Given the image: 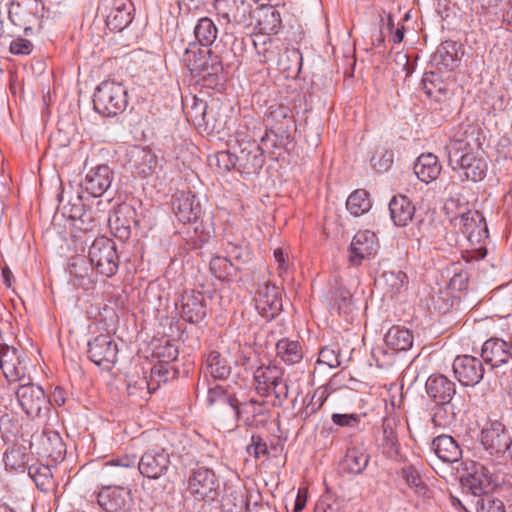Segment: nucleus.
Returning <instances> with one entry per match:
<instances>
[{
	"mask_svg": "<svg viewBox=\"0 0 512 512\" xmlns=\"http://www.w3.org/2000/svg\"><path fill=\"white\" fill-rule=\"evenodd\" d=\"M449 165L460 171L465 179L478 182L484 179L487 163L483 151L465 139H454L447 146Z\"/></svg>",
	"mask_w": 512,
	"mask_h": 512,
	"instance_id": "obj_1",
	"label": "nucleus"
},
{
	"mask_svg": "<svg viewBox=\"0 0 512 512\" xmlns=\"http://www.w3.org/2000/svg\"><path fill=\"white\" fill-rule=\"evenodd\" d=\"M444 209L454 228L459 229L471 243H479L488 236L485 218L479 211L470 210L468 203L450 198Z\"/></svg>",
	"mask_w": 512,
	"mask_h": 512,
	"instance_id": "obj_2",
	"label": "nucleus"
},
{
	"mask_svg": "<svg viewBox=\"0 0 512 512\" xmlns=\"http://www.w3.org/2000/svg\"><path fill=\"white\" fill-rule=\"evenodd\" d=\"M127 104V90L115 81L102 82L93 96L94 109L106 117L118 115L124 111Z\"/></svg>",
	"mask_w": 512,
	"mask_h": 512,
	"instance_id": "obj_3",
	"label": "nucleus"
},
{
	"mask_svg": "<svg viewBox=\"0 0 512 512\" xmlns=\"http://www.w3.org/2000/svg\"><path fill=\"white\" fill-rule=\"evenodd\" d=\"M186 492L197 502L210 504L216 501L220 493L214 471L206 467L192 469L187 480Z\"/></svg>",
	"mask_w": 512,
	"mask_h": 512,
	"instance_id": "obj_4",
	"label": "nucleus"
},
{
	"mask_svg": "<svg viewBox=\"0 0 512 512\" xmlns=\"http://www.w3.org/2000/svg\"><path fill=\"white\" fill-rule=\"evenodd\" d=\"M466 474L461 477L463 490L481 498L490 494L497 486V478L491 470L479 462H466Z\"/></svg>",
	"mask_w": 512,
	"mask_h": 512,
	"instance_id": "obj_5",
	"label": "nucleus"
},
{
	"mask_svg": "<svg viewBox=\"0 0 512 512\" xmlns=\"http://www.w3.org/2000/svg\"><path fill=\"white\" fill-rule=\"evenodd\" d=\"M183 61L191 73L204 80L217 77L223 71L218 55L213 54L209 49L198 48L195 45L185 50Z\"/></svg>",
	"mask_w": 512,
	"mask_h": 512,
	"instance_id": "obj_6",
	"label": "nucleus"
},
{
	"mask_svg": "<svg viewBox=\"0 0 512 512\" xmlns=\"http://www.w3.org/2000/svg\"><path fill=\"white\" fill-rule=\"evenodd\" d=\"M91 265L106 277L113 276L118 270V255L115 244L106 237L96 238L88 250Z\"/></svg>",
	"mask_w": 512,
	"mask_h": 512,
	"instance_id": "obj_7",
	"label": "nucleus"
},
{
	"mask_svg": "<svg viewBox=\"0 0 512 512\" xmlns=\"http://www.w3.org/2000/svg\"><path fill=\"white\" fill-rule=\"evenodd\" d=\"M21 384L15 394L23 411L32 418L45 417L50 411V400L43 388L37 384Z\"/></svg>",
	"mask_w": 512,
	"mask_h": 512,
	"instance_id": "obj_8",
	"label": "nucleus"
},
{
	"mask_svg": "<svg viewBox=\"0 0 512 512\" xmlns=\"http://www.w3.org/2000/svg\"><path fill=\"white\" fill-rule=\"evenodd\" d=\"M29 358L22 350L0 344V368L9 382L30 380Z\"/></svg>",
	"mask_w": 512,
	"mask_h": 512,
	"instance_id": "obj_9",
	"label": "nucleus"
},
{
	"mask_svg": "<svg viewBox=\"0 0 512 512\" xmlns=\"http://www.w3.org/2000/svg\"><path fill=\"white\" fill-rule=\"evenodd\" d=\"M171 464V455L166 449L152 448L142 454L136 466L143 477L157 480L168 474Z\"/></svg>",
	"mask_w": 512,
	"mask_h": 512,
	"instance_id": "obj_10",
	"label": "nucleus"
},
{
	"mask_svg": "<svg viewBox=\"0 0 512 512\" xmlns=\"http://www.w3.org/2000/svg\"><path fill=\"white\" fill-rule=\"evenodd\" d=\"M481 358L486 364L490 365L495 376L512 367L510 345L499 338H491L484 342L481 349Z\"/></svg>",
	"mask_w": 512,
	"mask_h": 512,
	"instance_id": "obj_11",
	"label": "nucleus"
},
{
	"mask_svg": "<svg viewBox=\"0 0 512 512\" xmlns=\"http://www.w3.org/2000/svg\"><path fill=\"white\" fill-rule=\"evenodd\" d=\"M254 301L259 315L265 320H273L282 309L279 288L269 280L258 284Z\"/></svg>",
	"mask_w": 512,
	"mask_h": 512,
	"instance_id": "obj_12",
	"label": "nucleus"
},
{
	"mask_svg": "<svg viewBox=\"0 0 512 512\" xmlns=\"http://www.w3.org/2000/svg\"><path fill=\"white\" fill-rule=\"evenodd\" d=\"M137 457L135 455H125L104 463L101 475L107 485L123 486L132 480L135 473Z\"/></svg>",
	"mask_w": 512,
	"mask_h": 512,
	"instance_id": "obj_13",
	"label": "nucleus"
},
{
	"mask_svg": "<svg viewBox=\"0 0 512 512\" xmlns=\"http://www.w3.org/2000/svg\"><path fill=\"white\" fill-rule=\"evenodd\" d=\"M118 346L110 335H98L88 342V357L103 369L110 370L117 362Z\"/></svg>",
	"mask_w": 512,
	"mask_h": 512,
	"instance_id": "obj_14",
	"label": "nucleus"
},
{
	"mask_svg": "<svg viewBox=\"0 0 512 512\" xmlns=\"http://www.w3.org/2000/svg\"><path fill=\"white\" fill-rule=\"evenodd\" d=\"M99 506L106 512H127L133 498L131 490L120 485H105L97 494Z\"/></svg>",
	"mask_w": 512,
	"mask_h": 512,
	"instance_id": "obj_15",
	"label": "nucleus"
},
{
	"mask_svg": "<svg viewBox=\"0 0 512 512\" xmlns=\"http://www.w3.org/2000/svg\"><path fill=\"white\" fill-rule=\"evenodd\" d=\"M231 413L236 420H243L244 425L247 427L262 428L268 421V409L265 402H259L255 399L245 402H239L236 399Z\"/></svg>",
	"mask_w": 512,
	"mask_h": 512,
	"instance_id": "obj_16",
	"label": "nucleus"
},
{
	"mask_svg": "<svg viewBox=\"0 0 512 512\" xmlns=\"http://www.w3.org/2000/svg\"><path fill=\"white\" fill-rule=\"evenodd\" d=\"M481 443L490 454L505 455L512 443V433L500 421H493L482 430Z\"/></svg>",
	"mask_w": 512,
	"mask_h": 512,
	"instance_id": "obj_17",
	"label": "nucleus"
},
{
	"mask_svg": "<svg viewBox=\"0 0 512 512\" xmlns=\"http://www.w3.org/2000/svg\"><path fill=\"white\" fill-rule=\"evenodd\" d=\"M453 372L464 386H475L484 376V366L480 359L471 355L457 356L453 362Z\"/></svg>",
	"mask_w": 512,
	"mask_h": 512,
	"instance_id": "obj_18",
	"label": "nucleus"
},
{
	"mask_svg": "<svg viewBox=\"0 0 512 512\" xmlns=\"http://www.w3.org/2000/svg\"><path fill=\"white\" fill-rule=\"evenodd\" d=\"M106 25L112 31H122L132 21V3L130 0H104Z\"/></svg>",
	"mask_w": 512,
	"mask_h": 512,
	"instance_id": "obj_19",
	"label": "nucleus"
},
{
	"mask_svg": "<svg viewBox=\"0 0 512 512\" xmlns=\"http://www.w3.org/2000/svg\"><path fill=\"white\" fill-rule=\"evenodd\" d=\"M378 247V239L374 232L369 230L357 232L350 245V263L360 265L363 260L374 256Z\"/></svg>",
	"mask_w": 512,
	"mask_h": 512,
	"instance_id": "obj_20",
	"label": "nucleus"
},
{
	"mask_svg": "<svg viewBox=\"0 0 512 512\" xmlns=\"http://www.w3.org/2000/svg\"><path fill=\"white\" fill-rule=\"evenodd\" d=\"M37 454L53 462L62 461L66 455V445L57 431L44 430L36 438Z\"/></svg>",
	"mask_w": 512,
	"mask_h": 512,
	"instance_id": "obj_21",
	"label": "nucleus"
},
{
	"mask_svg": "<svg viewBox=\"0 0 512 512\" xmlns=\"http://www.w3.org/2000/svg\"><path fill=\"white\" fill-rule=\"evenodd\" d=\"M425 390L435 404H451L456 384L443 374H432L426 380Z\"/></svg>",
	"mask_w": 512,
	"mask_h": 512,
	"instance_id": "obj_22",
	"label": "nucleus"
},
{
	"mask_svg": "<svg viewBox=\"0 0 512 512\" xmlns=\"http://www.w3.org/2000/svg\"><path fill=\"white\" fill-rule=\"evenodd\" d=\"M113 172L107 165H98L86 174L83 187L93 197L102 196L111 186Z\"/></svg>",
	"mask_w": 512,
	"mask_h": 512,
	"instance_id": "obj_23",
	"label": "nucleus"
},
{
	"mask_svg": "<svg viewBox=\"0 0 512 512\" xmlns=\"http://www.w3.org/2000/svg\"><path fill=\"white\" fill-rule=\"evenodd\" d=\"M176 217L183 223L196 222L201 216V205L191 192L179 193L173 202Z\"/></svg>",
	"mask_w": 512,
	"mask_h": 512,
	"instance_id": "obj_24",
	"label": "nucleus"
},
{
	"mask_svg": "<svg viewBox=\"0 0 512 512\" xmlns=\"http://www.w3.org/2000/svg\"><path fill=\"white\" fill-rule=\"evenodd\" d=\"M213 5L217 15L226 23H243L249 11L246 0H214Z\"/></svg>",
	"mask_w": 512,
	"mask_h": 512,
	"instance_id": "obj_25",
	"label": "nucleus"
},
{
	"mask_svg": "<svg viewBox=\"0 0 512 512\" xmlns=\"http://www.w3.org/2000/svg\"><path fill=\"white\" fill-rule=\"evenodd\" d=\"M432 450L445 463H454L461 459L462 450L457 441L449 435H439L432 441Z\"/></svg>",
	"mask_w": 512,
	"mask_h": 512,
	"instance_id": "obj_26",
	"label": "nucleus"
},
{
	"mask_svg": "<svg viewBox=\"0 0 512 512\" xmlns=\"http://www.w3.org/2000/svg\"><path fill=\"white\" fill-rule=\"evenodd\" d=\"M442 170L438 157L432 153L421 154L414 165L418 179L426 184L435 181Z\"/></svg>",
	"mask_w": 512,
	"mask_h": 512,
	"instance_id": "obj_27",
	"label": "nucleus"
},
{
	"mask_svg": "<svg viewBox=\"0 0 512 512\" xmlns=\"http://www.w3.org/2000/svg\"><path fill=\"white\" fill-rule=\"evenodd\" d=\"M391 219L399 227L407 226L415 214V206L404 195L394 196L389 203Z\"/></svg>",
	"mask_w": 512,
	"mask_h": 512,
	"instance_id": "obj_28",
	"label": "nucleus"
},
{
	"mask_svg": "<svg viewBox=\"0 0 512 512\" xmlns=\"http://www.w3.org/2000/svg\"><path fill=\"white\" fill-rule=\"evenodd\" d=\"M181 317L183 320H200L206 317L201 293L185 292L182 295Z\"/></svg>",
	"mask_w": 512,
	"mask_h": 512,
	"instance_id": "obj_29",
	"label": "nucleus"
},
{
	"mask_svg": "<svg viewBox=\"0 0 512 512\" xmlns=\"http://www.w3.org/2000/svg\"><path fill=\"white\" fill-rule=\"evenodd\" d=\"M369 463V455L365 452L363 447L353 446L349 447L340 466L344 472L349 474H361Z\"/></svg>",
	"mask_w": 512,
	"mask_h": 512,
	"instance_id": "obj_30",
	"label": "nucleus"
},
{
	"mask_svg": "<svg viewBox=\"0 0 512 512\" xmlns=\"http://www.w3.org/2000/svg\"><path fill=\"white\" fill-rule=\"evenodd\" d=\"M384 340L391 349L406 351L412 347L414 337L410 329L401 325H393L388 329Z\"/></svg>",
	"mask_w": 512,
	"mask_h": 512,
	"instance_id": "obj_31",
	"label": "nucleus"
},
{
	"mask_svg": "<svg viewBox=\"0 0 512 512\" xmlns=\"http://www.w3.org/2000/svg\"><path fill=\"white\" fill-rule=\"evenodd\" d=\"M254 47L259 62L262 64L275 61L281 51L278 40L263 35L257 36L256 39H254Z\"/></svg>",
	"mask_w": 512,
	"mask_h": 512,
	"instance_id": "obj_32",
	"label": "nucleus"
},
{
	"mask_svg": "<svg viewBox=\"0 0 512 512\" xmlns=\"http://www.w3.org/2000/svg\"><path fill=\"white\" fill-rule=\"evenodd\" d=\"M283 376V371L277 366L259 367L254 372L256 390L261 395L270 394V387L279 377Z\"/></svg>",
	"mask_w": 512,
	"mask_h": 512,
	"instance_id": "obj_33",
	"label": "nucleus"
},
{
	"mask_svg": "<svg viewBox=\"0 0 512 512\" xmlns=\"http://www.w3.org/2000/svg\"><path fill=\"white\" fill-rule=\"evenodd\" d=\"M277 356L286 364L293 365L299 363L303 358L301 345L298 341H292L288 338L280 339L276 344Z\"/></svg>",
	"mask_w": 512,
	"mask_h": 512,
	"instance_id": "obj_34",
	"label": "nucleus"
},
{
	"mask_svg": "<svg viewBox=\"0 0 512 512\" xmlns=\"http://www.w3.org/2000/svg\"><path fill=\"white\" fill-rule=\"evenodd\" d=\"M401 474L408 486L414 490L415 494L424 499H429L432 497V491L422 480L419 472L414 466L408 465L403 467Z\"/></svg>",
	"mask_w": 512,
	"mask_h": 512,
	"instance_id": "obj_35",
	"label": "nucleus"
},
{
	"mask_svg": "<svg viewBox=\"0 0 512 512\" xmlns=\"http://www.w3.org/2000/svg\"><path fill=\"white\" fill-rule=\"evenodd\" d=\"M43 10L44 5L40 0H17L12 4L9 13L30 22L31 19L37 18Z\"/></svg>",
	"mask_w": 512,
	"mask_h": 512,
	"instance_id": "obj_36",
	"label": "nucleus"
},
{
	"mask_svg": "<svg viewBox=\"0 0 512 512\" xmlns=\"http://www.w3.org/2000/svg\"><path fill=\"white\" fill-rule=\"evenodd\" d=\"M281 26L280 13L273 7H267L261 10L258 17V27L264 35L276 34Z\"/></svg>",
	"mask_w": 512,
	"mask_h": 512,
	"instance_id": "obj_37",
	"label": "nucleus"
},
{
	"mask_svg": "<svg viewBox=\"0 0 512 512\" xmlns=\"http://www.w3.org/2000/svg\"><path fill=\"white\" fill-rule=\"evenodd\" d=\"M372 203L369 193L363 189L352 192L346 201L347 210L355 217L367 213L371 209Z\"/></svg>",
	"mask_w": 512,
	"mask_h": 512,
	"instance_id": "obj_38",
	"label": "nucleus"
},
{
	"mask_svg": "<svg viewBox=\"0 0 512 512\" xmlns=\"http://www.w3.org/2000/svg\"><path fill=\"white\" fill-rule=\"evenodd\" d=\"M382 452L388 458H395L399 454V444L396 432L389 419H384L382 424Z\"/></svg>",
	"mask_w": 512,
	"mask_h": 512,
	"instance_id": "obj_39",
	"label": "nucleus"
},
{
	"mask_svg": "<svg viewBox=\"0 0 512 512\" xmlns=\"http://www.w3.org/2000/svg\"><path fill=\"white\" fill-rule=\"evenodd\" d=\"M206 369L214 379H226L231 372L227 360L218 351H211L208 354Z\"/></svg>",
	"mask_w": 512,
	"mask_h": 512,
	"instance_id": "obj_40",
	"label": "nucleus"
},
{
	"mask_svg": "<svg viewBox=\"0 0 512 512\" xmlns=\"http://www.w3.org/2000/svg\"><path fill=\"white\" fill-rule=\"evenodd\" d=\"M194 35L202 46L208 47L216 40L218 29L210 18L203 17L198 20L194 28Z\"/></svg>",
	"mask_w": 512,
	"mask_h": 512,
	"instance_id": "obj_41",
	"label": "nucleus"
},
{
	"mask_svg": "<svg viewBox=\"0 0 512 512\" xmlns=\"http://www.w3.org/2000/svg\"><path fill=\"white\" fill-rule=\"evenodd\" d=\"M179 370L172 364L157 363L150 370V381L157 389L162 383L177 378Z\"/></svg>",
	"mask_w": 512,
	"mask_h": 512,
	"instance_id": "obj_42",
	"label": "nucleus"
},
{
	"mask_svg": "<svg viewBox=\"0 0 512 512\" xmlns=\"http://www.w3.org/2000/svg\"><path fill=\"white\" fill-rule=\"evenodd\" d=\"M29 475L34 480L36 487L44 493L54 489V480L49 466L29 467Z\"/></svg>",
	"mask_w": 512,
	"mask_h": 512,
	"instance_id": "obj_43",
	"label": "nucleus"
},
{
	"mask_svg": "<svg viewBox=\"0 0 512 512\" xmlns=\"http://www.w3.org/2000/svg\"><path fill=\"white\" fill-rule=\"evenodd\" d=\"M239 160L242 162L243 168L247 170V173H256L265 162L264 153L257 146L248 151L246 149L241 150Z\"/></svg>",
	"mask_w": 512,
	"mask_h": 512,
	"instance_id": "obj_44",
	"label": "nucleus"
},
{
	"mask_svg": "<svg viewBox=\"0 0 512 512\" xmlns=\"http://www.w3.org/2000/svg\"><path fill=\"white\" fill-rule=\"evenodd\" d=\"M29 458L26 448L23 446H14L4 454L6 468L15 471L24 470L29 462Z\"/></svg>",
	"mask_w": 512,
	"mask_h": 512,
	"instance_id": "obj_45",
	"label": "nucleus"
},
{
	"mask_svg": "<svg viewBox=\"0 0 512 512\" xmlns=\"http://www.w3.org/2000/svg\"><path fill=\"white\" fill-rule=\"evenodd\" d=\"M136 169L143 176L152 175L158 164L157 156L149 149H139L136 153Z\"/></svg>",
	"mask_w": 512,
	"mask_h": 512,
	"instance_id": "obj_46",
	"label": "nucleus"
},
{
	"mask_svg": "<svg viewBox=\"0 0 512 512\" xmlns=\"http://www.w3.org/2000/svg\"><path fill=\"white\" fill-rule=\"evenodd\" d=\"M236 397L232 394H228L227 391L220 385H215L208 388L207 404L209 406H223L229 409L231 412Z\"/></svg>",
	"mask_w": 512,
	"mask_h": 512,
	"instance_id": "obj_47",
	"label": "nucleus"
},
{
	"mask_svg": "<svg viewBox=\"0 0 512 512\" xmlns=\"http://www.w3.org/2000/svg\"><path fill=\"white\" fill-rule=\"evenodd\" d=\"M458 60L455 43L446 42L442 44L436 51L434 61L438 66L445 69H453Z\"/></svg>",
	"mask_w": 512,
	"mask_h": 512,
	"instance_id": "obj_48",
	"label": "nucleus"
},
{
	"mask_svg": "<svg viewBox=\"0 0 512 512\" xmlns=\"http://www.w3.org/2000/svg\"><path fill=\"white\" fill-rule=\"evenodd\" d=\"M381 279L383 280L384 285L391 294H396L400 292L407 283V276L402 271L384 272L381 276Z\"/></svg>",
	"mask_w": 512,
	"mask_h": 512,
	"instance_id": "obj_49",
	"label": "nucleus"
},
{
	"mask_svg": "<svg viewBox=\"0 0 512 512\" xmlns=\"http://www.w3.org/2000/svg\"><path fill=\"white\" fill-rule=\"evenodd\" d=\"M450 404H436L433 409L432 422L436 427H448L455 421V413L449 409Z\"/></svg>",
	"mask_w": 512,
	"mask_h": 512,
	"instance_id": "obj_50",
	"label": "nucleus"
},
{
	"mask_svg": "<svg viewBox=\"0 0 512 512\" xmlns=\"http://www.w3.org/2000/svg\"><path fill=\"white\" fill-rule=\"evenodd\" d=\"M178 354V347L169 340L160 343L154 349V356L158 358V363L171 364L177 359Z\"/></svg>",
	"mask_w": 512,
	"mask_h": 512,
	"instance_id": "obj_51",
	"label": "nucleus"
},
{
	"mask_svg": "<svg viewBox=\"0 0 512 512\" xmlns=\"http://www.w3.org/2000/svg\"><path fill=\"white\" fill-rule=\"evenodd\" d=\"M157 390V386L152 385L150 378L138 377L137 380H129L127 383V392L129 395L142 396L144 393L150 394Z\"/></svg>",
	"mask_w": 512,
	"mask_h": 512,
	"instance_id": "obj_52",
	"label": "nucleus"
},
{
	"mask_svg": "<svg viewBox=\"0 0 512 512\" xmlns=\"http://www.w3.org/2000/svg\"><path fill=\"white\" fill-rule=\"evenodd\" d=\"M476 512H506L504 503L490 494L478 498Z\"/></svg>",
	"mask_w": 512,
	"mask_h": 512,
	"instance_id": "obj_53",
	"label": "nucleus"
},
{
	"mask_svg": "<svg viewBox=\"0 0 512 512\" xmlns=\"http://www.w3.org/2000/svg\"><path fill=\"white\" fill-rule=\"evenodd\" d=\"M269 118L276 123L283 122V126L289 129L293 123V116L291 110L285 105H276L270 108Z\"/></svg>",
	"mask_w": 512,
	"mask_h": 512,
	"instance_id": "obj_54",
	"label": "nucleus"
},
{
	"mask_svg": "<svg viewBox=\"0 0 512 512\" xmlns=\"http://www.w3.org/2000/svg\"><path fill=\"white\" fill-rule=\"evenodd\" d=\"M247 453L255 459L269 455L267 443L260 435H252L251 442L246 448Z\"/></svg>",
	"mask_w": 512,
	"mask_h": 512,
	"instance_id": "obj_55",
	"label": "nucleus"
},
{
	"mask_svg": "<svg viewBox=\"0 0 512 512\" xmlns=\"http://www.w3.org/2000/svg\"><path fill=\"white\" fill-rule=\"evenodd\" d=\"M288 391L289 388L287 381L283 378V376L279 377V379L270 387V393H272L275 397L273 405L281 406L288 398Z\"/></svg>",
	"mask_w": 512,
	"mask_h": 512,
	"instance_id": "obj_56",
	"label": "nucleus"
},
{
	"mask_svg": "<svg viewBox=\"0 0 512 512\" xmlns=\"http://www.w3.org/2000/svg\"><path fill=\"white\" fill-rule=\"evenodd\" d=\"M318 363L325 364L330 368H336L341 365L340 353L330 347H323L319 352Z\"/></svg>",
	"mask_w": 512,
	"mask_h": 512,
	"instance_id": "obj_57",
	"label": "nucleus"
},
{
	"mask_svg": "<svg viewBox=\"0 0 512 512\" xmlns=\"http://www.w3.org/2000/svg\"><path fill=\"white\" fill-rule=\"evenodd\" d=\"M282 145L281 142L278 141V137L274 130H267L264 136L261 138L260 145L258 148H261L263 153L270 152L272 149L278 148Z\"/></svg>",
	"mask_w": 512,
	"mask_h": 512,
	"instance_id": "obj_58",
	"label": "nucleus"
},
{
	"mask_svg": "<svg viewBox=\"0 0 512 512\" xmlns=\"http://www.w3.org/2000/svg\"><path fill=\"white\" fill-rule=\"evenodd\" d=\"M332 421L334 424L339 425V426L353 427L359 423L360 417L357 414L334 413L332 415Z\"/></svg>",
	"mask_w": 512,
	"mask_h": 512,
	"instance_id": "obj_59",
	"label": "nucleus"
},
{
	"mask_svg": "<svg viewBox=\"0 0 512 512\" xmlns=\"http://www.w3.org/2000/svg\"><path fill=\"white\" fill-rule=\"evenodd\" d=\"M468 284V278L465 273H456L449 281L448 288L454 292H462L466 290Z\"/></svg>",
	"mask_w": 512,
	"mask_h": 512,
	"instance_id": "obj_60",
	"label": "nucleus"
},
{
	"mask_svg": "<svg viewBox=\"0 0 512 512\" xmlns=\"http://www.w3.org/2000/svg\"><path fill=\"white\" fill-rule=\"evenodd\" d=\"M352 304L349 298H342L337 306H334L330 312L332 317H348L352 312Z\"/></svg>",
	"mask_w": 512,
	"mask_h": 512,
	"instance_id": "obj_61",
	"label": "nucleus"
},
{
	"mask_svg": "<svg viewBox=\"0 0 512 512\" xmlns=\"http://www.w3.org/2000/svg\"><path fill=\"white\" fill-rule=\"evenodd\" d=\"M32 44L29 40L18 38L13 40L10 44V52L15 55L29 54L31 52Z\"/></svg>",
	"mask_w": 512,
	"mask_h": 512,
	"instance_id": "obj_62",
	"label": "nucleus"
},
{
	"mask_svg": "<svg viewBox=\"0 0 512 512\" xmlns=\"http://www.w3.org/2000/svg\"><path fill=\"white\" fill-rule=\"evenodd\" d=\"M78 264L76 262L72 263L70 266V274L74 275L78 282L75 285L83 287L84 289H90L93 286V282L90 277L87 275V269L84 268V274H78L77 272Z\"/></svg>",
	"mask_w": 512,
	"mask_h": 512,
	"instance_id": "obj_63",
	"label": "nucleus"
},
{
	"mask_svg": "<svg viewBox=\"0 0 512 512\" xmlns=\"http://www.w3.org/2000/svg\"><path fill=\"white\" fill-rule=\"evenodd\" d=\"M496 377L498 378L501 389L510 393L512 391V367L506 369V371H501Z\"/></svg>",
	"mask_w": 512,
	"mask_h": 512,
	"instance_id": "obj_64",
	"label": "nucleus"
}]
</instances>
